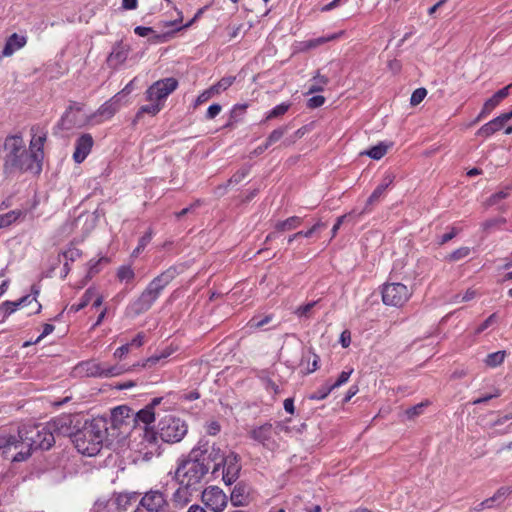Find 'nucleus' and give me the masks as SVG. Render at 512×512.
Segmentation results:
<instances>
[{"instance_id": "nucleus-29", "label": "nucleus", "mask_w": 512, "mask_h": 512, "mask_svg": "<svg viewBox=\"0 0 512 512\" xmlns=\"http://www.w3.org/2000/svg\"><path fill=\"white\" fill-rule=\"evenodd\" d=\"M503 126L500 124V120L498 121L496 118L484 124L478 131L477 135L482 137H489L495 132L502 129Z\"/></svg>"}, {"instance_id": "nucleus-23", "label": "nucleus", "mask_w": 512, "mask_h": 512, "mask_svg": "<svg viewBox=\"0 0 512 512\" xmlns=\"http://www.w3.org/2000/svg\"><path fill=\"white\" fill-rule=\"evenodd\" d=\"M86 365L88 366L87 372L91 376L113 377L123 372L122 368L118 366H111L106 368L96 363H87Z\"/></svg>"}, {"instance_id": "nucleus-45", "label": "nucleus", "mask_w": 512, "mask_h": 512, "mask_svg": "<svg viewBox=\"0 0 512 512\" xmlns=\"http://www.w3.org/2000/svg\"><path fill=\"white\" fill-rule=\"evenodd\" d=\"M470 253V249L468 247H461L450 253L446 259L449 261H458L467 257Z\"/></svg>"}, {"instance_id": "nucleus-63", "label": "nucleus", "mask_w": 512, "mask_h": 512, "mask_svg": "<svg viewBox=\"0 0 512 512\" xmlns=\"http://www.w3.org/2000/svg\"><path fill=\"white\" fill-rule=\"evenodd\" d=\"M458 232L459 231L456 228H452L449 233H445L444 235H442L439 243L444 244L452 240L458 234Z\"/></svg>"}, {"instance_id": "nucleus-42", "label": "nucleus", "mask_w": 512, "mask_h": 512, "mask_svg": "<svg viewBox=\"0 0 512 512\" xmlns=\"http://www.w3.org/2000/svg\"><path fill=\"white\" fill-rule=\"evenodd\" d=\"M152 239V230L149 229L140 239H139V242H138V245L137 247L134 249L133 253H132V256H138L139 253L144 250V248L147 246V244L151 241Z\"/></svg>"}, {"instance_id": "nucleus-35", "label": "nucleus", "mask_w": 512, "mask_h": 512, "mask_svg": "<svg viewBox=\"0 0 512 512\" xmlns=\"http://www.w3.org/2000/svg\"><path fill=\"white\" fill-rule=\"evenodd\" d=\"M23 215L24 212L22 210H13L6 214L0 215V228H4L11 225Z\"/></svg>"}, {"instance_id": "nucleus-36", "label": "nucleus", "mask_w": 512, "mask_h": 512, "mask_svg": "<svg viewBox=\"0 0 512 512\" xmlns=\"http://www.w3.org/2000/svg\"><path fill=\"white\" fill-rule=\"evenodd\" d=\"M506 352L504 350L490 353L485 358L484 362L488 367H497L504 362Z\"/></svg>"}, {"instance_id": "nucleus-25", "label": "nucleus", "mask_w": 512, "mask_h": 512, "mask_svg": "<svg viewBox=\"0 0 512 512\" xmlns=\"http://www.w3.org/2000/svg\"><path fill=\"white\" fill-rule=\"evenodd\" d=\"M248 173V168H242L238 170L225 184L219 185L216 188V194L219 196L224 195L229 186L240 183L248 175Z\"/></svg>"}, {"instance_id": "nucleus-5", "label": "nucleus", "mask_w": 512, "mask_h": 512, "mask_svg": "<svg viewBox=\"0 0 512 512\" xmlns=\"http://www.w3.org/2000/svg\"><path fill=\"white\" fill-rule=\"evenodd\" d=\"M175 267H169L160 275L156 276L140 294V296L131 304V310L135 315H140L148 311L161 295L162 291L177 276Z\"/></svg>"}, {"instance_id": "nucleus-62", "label": "nucleus", "mask_w": 512, "mask_h": 512, "mask_svg": "<svg viewBox=\"0 0 512 512\" xmlns=\"http://www.w3.org/2000/svg\"><path fill=\"white\" fill-rule=\"evenodd\" d=\"M130 350V344L122 345L121 347L117 348L114 352V357L116 358H123Z\"/></svg>"}, {"instance_id": "nucleus-53", "label": "nucleus", "mask_w": 512, "mask_h": 512, "mask_svg": "<svg viewBox=\"0 0 512 512\" xmlns=\"http://www.w3.org/2000/svg\"><path fill=\"white\" fill-rule=\"evenodd\" d=\"M481 229L484 233L488 234L492 230L499 229V226H498V224H496V221L493 217V218H489V219H486L485 221H483L481 223Z\"/></svg>"}, {"instance_id": "nucleus-8", "label": "nucleus", "mask_w": 512, "mask_h": 512, "mask_svg": "<svg viewBox=\"0 0 512 512\" xmlns=\"http://www.w3.org/2000/svg\"><path fill=\"white\" fill-rule=\"evenodd\" d=\"M120 106V93H117L111 99L103 103L95 112L89 114V116H83L81 119L75 118L72 119L71 122L79 126L100 123L101 120L97 119L98 117L110 119L120 109Z\"/></svg>"}, {"instance_id": "nucleus-13", "label": "nucleus", "mask_w": 512, "mask_h": 512, "mask_svg": "<svg viewBox=\"0 0 512 512\" xmlns=\"http://www.w3.org/2000/svg\"><path fill=\"white\" fill-rule=\"evenodd\" d=\"M194 449L202 451L200 453V459L202 462L208 463V466H210L211 462L214 463L213 471L218 470L221 464H226L231 458V456L224 458L220 448L210 445L207 441L203 440L199 441L198 445Z\"/></svg>"}, {"instance_id": "nucleus-59", "label": "nucleus", "mask_w": 512, "mask_h": 512, "mask_svg": "<svg viewBox=\"0 0 512 512\" xmlns=\"http://www.w3.org/2000/svg\"><path fill=\"white\" fill-rule=\"evenodd\" d=\"M511 492H512L511 488H509V487H501L493 495V499H495V501H498V500H501V499H505Z\"/></svg>"}, {"instance_id": "nucleus-34", "label": "nucleus", "mask_w": 512, "mask_h": 512, "mask_svg": "<svg viewBox=\"0 0 512 512\" xmlns=\"http://www.w3.org/2000/svg\"><path fill=\"white\" fill-rule=\"evenodd\" d=\"M290 129V125L287 124V125H283V126H280L276 129H274L267 137L266 139V142L269 146H271L272 144L278 142L279 140H281L284 135L287 134V132L289 131Z\"/></svg>"}, {"instance_id": "nucleus-49", "label": "nucleus", "mask_w": 512, "mask_h": 512, "mask_svg": "<svg viewBox=\"0 0 512 512\" xmlns=\"http://www.w3.org/2000/svg\"><path fill=\"white\" fill-rule=\"evenodd\" d=\"M332 390H334V389L331 388V385H325V386L321 387L320 389H318L317 391H315L313 394H311L309 396V399H311V400L325 399L330 394V392Z\"/></svg>"}, {"instance_id": "nucleus-27", "label": "nucleus", "mask_w": 512, "mask_h": 512, "mask_svg": "<svg viewBox=\"0 0 512 512\" xmlns=\"http://www.w3.org/2000/svg\"><path fill=\"white\" fill-rule=\"evenodd\" d=\"M131 409L127 406H118L112 410L111 420L114 427L121 426L125 419L130 417Z\"/></svg>"}, {"instance_id": "nucleus-22", "label": "nucleus", "mask_w": 512, "mask_h": 512, "mask_svg": "<svg viewBox=\"0 0 512 512\" xmlns=\"http://www.w3.org/2000/svg\"><path fill=\"white\" fill-rule=\"evenodd\" d=\"M47 135L45 132H42L41 134L37 135V133H34L32 136V139L29 144V151L31 152L32 156H37V159H35L38 164H40V167L42 168V162L44 159V144L46 141Z\"/></svg>"}, {"instance_id": "nucleus-31", "label": "nucleus", "mask_w": 512, "mask_h": 512, "mask_svg": "<svg viewBox=\"0 0 512 512\" xmlns=\"http://www.w3.org/2000/svg\"><path fill=\"white\" fill-rule=\"evenodd\" d=\"M173 352H174L173 348L166 347L159 353H156V354L152 355L151 357L147 358L146 361L142 364V366L143 367H151V366L157 364L159 361L168 358Z\"/></svg>"}, {"instance_id": "nucleus-61", "label": "nucleus", "mask_w": 512, "mask_h": 512, "mask_svg": "<svg viewBox=\"0 0 512 512\" xmlns=\"http://www.w3.org/2000/svg\"><path fill=\"white\" fill-rule=\"evenodd\" d=\"M336 37H337V35L334 34V35H331L328 38L321 37V38H317L315 40H311V41L308 42V47H310V48L316 47L317 45L323 44V43H325L327 41L334 40V39H336Z\"/></svg>"}, {"instance_id": "nucleus-21", "label": "nucleus", "mask_w": 512, "mask_h": 512, "mask_svg": "<svg viewBox=\"0 0 512 512\" xmlns=\"http://www.w3.org/2000/svg\"><path fill=\"white\" fill-rule=\"evenodd\" d=\"M194 491L195 490L190 487L180 485L172 496V505L177 509H183L191 502Z\"/></svg>"}, {"instance_id": "nucleus-37", "label": "nucleus", "mask_w": 512, "mask_h": 512, "mask_svg": "<svg viewBox=\"0 0 512 512\" xmlns=\"http://www.w3.org/2000/svg\"><path fill=\"white\" fill-rule=\"evenodd\" d=\"M313 84L309 87L308 94L321 92L325 85L328 84V77L321 75L319 72L313 77Z\"/></svg>"}, {"instance_id": "nucleus-26", "label": "nucleus", "mask_w": 512, "mask_h": 512, "mask_svg": "<svg viewBox=\"0 0 512 512\" xmlns=\"http://www.w3.org/2000/svg\"><path fill=\"white\" fill-rule=\"evenodd\" d=\"M392 182H393L392 177H390V176L386 177L384 179V182L379 184L375 188V190L372 192V194L369 196V198L367 199V202H366V207L360 214H363L365 211H367L368 206L377 202Z\"/></svg>"}, {"instance_id": "nucleus-39", "label": "nucleus", "mask_w": 512, "mask_h": 512, "mask_svg": "<svg viewBox=\"0 0 512 512\" xmlns=\"http://www.w3.org/2000/svg\"><path fill=\"white\" fill-rule=\"evenodd\" d=\"M235 79L234 76L223 77L210 87L211 91L214 92L215 95L219 94L221 91L227 90L234 83Z\"/></svg>"}, {"instance_id": "nucleus-47", "label": "nucleus", "mask_w": 512, "mask_h": 512, "mask_svg": "<svg viewBox=\"0 0 512 512\" xmlns=\"http://www.w3.org/2000/svg\"><path fill=\"white\" fill-rule=\"evenodd\" d=\"M426 95H427V90L425 88H417L416 90H414V92L411 95L410 104L412 106H416V105L420 104L424 100Z\"/></svg>"}, {"instance_id": "nucleus-24", "label": "nucleus", "mask_w": 512, "mask_h": 512, "mask_svg": "<svg viewBox=\"0 0 512 512\" xmlns=\"http://www.w3.org/2000/svg\"><path fill=\"white\" fill-rule=\"evenodd\" d=\"M231 458L226 464L223 470V481L230 485L238 478L240 467L237 465V456L234 454L230 455Z\"/></svg>"}, {"instance_id": "nucleus-57", "label": "nucleus", "mask_w": 512, "mask_h": 512, "mask_svg": "<svg viewBox=\"0 0 512 512\" xmlns=\"http://www.w3.org/2000/svg\"><path fill=\"white\" fill-rule=\"evenodd\" d=\"M221 105L219 104H212L209 106L207 112H206V118L207 119H214L220 112H221Z\"/></svg>"}, {"instance_id": "nucleus-11", "label": "nucleus", "mask_w": 512, "mask_h": 512, "mask_svg": "<svg viewBox=\"0 0 512 512\" xmlns=\"http://www.w3.org/2000/svg\"><path fill=\"white\" fill-rule=\"evenodd\" d=\"M40 294V288L37 285H32L31 294L21 297L17 301H5L0 305V313L3 314V318L8 317L13 312L17 310V308L21 305H25L31 302H35V309L32 311L33 314L40 313L42 306L37 301V297Z\"/></svg>"}, {"instance_id": "nucleus-15", "label": "nucleus", "mask_w": 512, "mask_h": 512, "mask_svg": "<svg viewBox=\"0 0 512 512\" xmlns=\"http://www.w3.org/2000/svg\"><path fill=\"white\" fill-rule=\"evenodd\" d=\"M273 434L274 428L270 423H265L249 431V436L251 439L262 444L268 449H273L276 446V442L273 439Z\"/></svg>"}, {"instance_id": "nucleus-32", "label": "nucleus", "mask_w": 512, "mask_h": 512, "mask_svg": "<svg viewBox=\"0 0 512 512\" xmlns=\"http://www.w3.org/2000/svg\"><path fill=\"white\" fill-rule=\"evenodd\" d=\"M150 103L147 105H143L140 107L139 111L137 112L136 117L140 118L142 114L146 113L151 116L157 115L163 108V103H157L156 101H149Z\"/></svg>"}, {"instance_id": "nucleus-33", "label": "nucleus", "mask_w": 512, "mask_h": 512, "mask_svg": "<svg viewBox=\"0 0 512 512\" xmlns=\"http://www.w3.org/2000/svg\"><path fill=\"white\" fill-rule=\"evenodd\" d=\"M96 295V290L93 288H89L85 291L83 294L81 300L77 304H73L70 308L71 311L78 312L85 308L93 299V297Z\"/></svg>"}, {"instance_id": "nucleus-28", "label": "nucleus", "mask_w": 512, "mask_h": 512, "mask_svg": "<svg viewBox=\"0 0 512 512\" xmlns=\"http://www.w3.org/2000/svg\"><path fill=\"white\" fill-rule=\"evenodd\" d=\"M302 223V218L298 216H292L286 220L279 221L275 225V229L278 232L290 231L299 227Z\"/></svg>"}, {"instance_id": "nucleus-46", "label": "nucleus", "mask_w": 512, "mask_h": 512, "mask_svg": "<svg viewBox=\"0 0 512 512\" xmlns=\"http://www.w3.org/2000/svg\"><path fill=\"white\" fill-rule=\"evenodd\" d=\"M307 132L306 127H301L297 131H295L292 135L287 137L283 141L284 146H290L293 145L297 140L301 139Z\"/></svg>"}, {"instance_id": "nucleus-64", "label": "nucleus", "mask_w": 512, "mask_h": 512, "mask_svg": "<svg viewBox=\"0 0 512 512\" xmlns=\"http://www.w3.org/2000/svg\"><path fill=\"white\" fill-rule=\"evenodd\" d=\"M134 32H135V34H137L138 36L146 37L147 35H149L150 33H152V32H153V29H152V28H150V27L137 26V27L134 29Z\"/></svg>"}, {"instance_id": "nucleus-38", "label": "nucleus", "mask_w": 512, "mask_h": 512, "mask_svg": "<svg viewBox=\"0 0 512 512\" xmlns=\"http://www.w3.org/2000/svg\"><path fill=\"white\" fill-rule=\"evenodd\" d=\"M135 420L148 425L155 420V412L150 407L145 406L136 413Z\"/></svg>"}, {"instance_id": "nucleus-54", "label": "nucleus", "mask_w": 512, "mask_h": 512, "mask_svg": "<svg viewBox=\"0 0 512 512\" xmlns=\"http://www.w3.org/2000/svg\"><path fill=\"white\" fill-rule=\"evenodd\" d=\"M497 320V314L493 313L491 314L481 325L477 327L475 330L476 334L482 333L484 330H486L489 326H491L493 323H495Z\"/></svg>"}, {"instance_id": "nucleus-6", "label": "nucleus", "mask_w": 512, "mask_h": 512, "mask_svg": "<svg viewBox=\"0 0 512 512\" xmlns=\"http://www.w3.org/2000/svg\"><path fill=\"white\" fill-rule=\"evenodd\" d=\"M187 433L186 423L173 415H166L158 424V435L166 443H177Z\"/></svg>"}, {"instance_id": "nucleus-4", "label": "nucleus", "mask_w": 512, "mask_h": 512, "mask_svg": "<svg viewBox=\"0 0 512 512\" xmlns=\"http://www.w3.org/2000/svg\"><path fill=\"white\" fill-rule=\"evenodd\" d=\"M201 452L199 449H192L188 459L183 460L175 472V477L180 485H185L195 491H199L202 488L210 469L208 463L201 461Z\"/></svg>"}, {"instance_id": "nucleus-12", "label": "nucleus", "mask_w": 512, "mask_h": 512, "mask_svg": "<svg viewBox=\"0 0 512 512\" xmlns=\"http://www.w3.org/2000/svg\"><path fill=\"white\" fill-rule=\"evenodd\" d=\"M137 508H144L147 512H168L169 502L163 492L150 490L142 496Z\"/></svg>"}, {"instance_id": "nucleus-41", "label": "nucleus", "mask_w": 512, "mask_h": 512, "mask_svg": "<svg viewBox=\"0 0 512 512\" xmlns=\"http://www.w3.org/2000/svg\"><path fill=\"white\" fill-rule=\"evenodd\" d=\"M510 188L507 187L505 190H501L499 192H496L492 194L485 202V205L487 207L496 205L500 200L505 199L509 195Z\"/></svg>"}, {"instance_id": "nucleus-30", "label": "nucleus", "mask_w": 512, "mask_h": 512, "mask_svg": "<svg viewBox=\"0 0 512 512\" xmlns=\"http://www.w3.org/2000/svg\"><path fill=\"white\" fill-rule=\"evenodd\" d=\"M390 146H391V144L387 145V144L381 142V143L373 146L371 149L361 152V155H367L368 157H370L374 160H379L387 153Z\"/></svg>"}, {"instance_id": "nucleus-16", "label": "nucleus", "mask_w": 512, "mask_h": 512, "mask_svg": "<svg viewBox=\"0 0 512 512\" xmlns=\"http://www.w3.org/2000/svg\"><path fill=\"white\" fill-rule=\"evenodd\" d=\"M84 105L81 103L73 102L69 105L64 115L58 123V127L62 130H69L74 127H80L79 125L73 124L72 119H81L83 116H88L83 112Z\"/></svg>"}, {"instance_id": "nucleus-50", "label": "nucleus", "mask_w": 512, "mask_h": 512, "mask_svg": "<svg viewBox=\"0 0 512 512\" xmlns=\"http://www.w3.org/2000/svg\"><path fill=\"white\" fill-rule=\"evenodd\" d=\"M317 304V301H312V302H309L305 305H302L300 307H298L296 310H295V314L298 316V317H306V318H309L310 317V313H311V310L313 309V307Z\"/></svg>"}, {"instance_id": "nucleus-7", "label": "nucleus", "mask_w": 512, "mask_h": 512, "mask_svg": "<svg viewBox=\"0 0 512 512\" xmlns=\"http://www.w3.org/2000/svg\"><path fill=\"white\" fill-rule=\"evenodd\" d=\"M81 426L82 421L78 414H63L48 422V427L55 439L59 436H68L73 441Z\"/></svg>"}, {"instance_id": "nucleus-56", "label": "nucleus", "mask_w": 512, "mask_h": 512, "mask_svg": "<svg viewBox=\"0 0 512 512\" xmlns=\"http://www.w3.org/2000/svg\"><path fill=\"white\" fill-rule=\"evenodd\" d=\"M214 94V92L211 91V88L203 91L195 100L194 106L197 107L201 105L202 103L208 101Z\"/></svg>"}, {"instance_id": "nucleus-19", "label": "nucleus", "mask_w": 512, "mask_h": 512, "mask_svg": "<svg viewBox=\"0 0 512 512\" xmlns=\"http://www.w3.org/2000/svg\"><path fill=\"white\" fill-rule=\"evenodd\" d=\"M27 43V37L23 35H19L17 33H13L10 35L4 45V48L2 50V56L4 57H10L12 56L16 51L23 48Z\"/></svg>"}, {"instance_id": "nucleus-14", "label": "nucleus", "mask_w": 512, "mask_h": 512, "mask_svg": "<svg viewBox=\"0 0 512 512\" xmlns=\"http://www.w3.org/2000/svg\"><path fill=\"white\" fill-rule=\"evenodd\" d=\"M202 501L206 507L214 512L222 511L227 504L225 493L216 486H211L202 491Z\"/></svg>"}, {"instance_id": "nucleus-10", "label": "nucleus", "mask_w": 512, "mask_h": 512, "mask_svg": "<svg viewBox=\"0 0 512 512\" xmlns=\"http://www.w3.org/2000/svg\"><path fill=\"white\" fill-rule=\"evenodd\" d=\"M178 85V80L174 77L160 79L147 88L146 100L164 104L166 98L178 88Z\"/></svg>"}, {"instance_id": "nucleus-1", "label": "nucleus", "mask_w": 512, "mask_h": 512, "mask_svg": "<svg viewBox=\"0 0 512 512\" xmlns=\"http://www.w3.org/2000/svg\"><path fill=\"white\" fill-rule=\"evenodd\" d=\"M55 444L48 422L37 425H24L17 434H0V451L7 456L12 450L17 451L12 461L21 462L28 459L37 449L48 450Z\"/></svg>"}, {"instance_id": "nucleus-44", "label": "nucleus", "mask_w": 512, "mask_h": 512, "mask_svg": "<svg viewBox=\"0 0 512 512\" xmlns=\"http://www.w3.org/2000/svg\"><path fill=\"white\" fill-rule=\"evenodd\" d=\"M289 107L290 104L287 103H281L277 105L268 113V115L266 116V120H270L284 115L288 111Z\"/></svg>"}, {"instance_id": "nucleus-48", "label": "nucleus", "mask_w": 512, "mask_h": 512, "mask_svg": "<svg viewBox=\"0 0 512 512\" xmlns=\"http://www.w3.org/2000/svg\"><path fill=\"white\" fill-rule=\"evenodd\" d=\"M428 405V402H421L415 406L406 409L405 414L409 419H413L422 414L424 407Z\"/></svg>"}, {"instance_id": "nucleus-40", "label": "nucleus", "mask_w": 512, "mask_h": 512, "mask_svg": "<svg viewBox=\"0 0 512 512\" xmlns=\"http://www.w3.org/2000/svg\"><path fill=\"white\" fill-rule=\"evenodd\" d=\"M117 277L120 281L131 282L135 277V273L130 266H121L117 271Z\"/></svg>"}, {"instance_id": "nucleus-58", "label": "nucleus", "mask_w": 512, "mask_h": 512, "mask_svg": "<svg viewBox=\"0 0 512 512\" xmlns=\"http://www.w3.org/2000/svg\"><path fill=\"white\" fill-rule=\"evenodd\" d=\"M326 227V224L323 223L322 221H318L317 223H315L309 230L307 231H302V236L304 237H311L313 235V233H315L316 231L322 229V228H325Z\"/></svg>"}, {"instance_id": "nucleus-51", "label": "nucleus", "mask_w": 512, "mask_h": 512, "mask_svg": "<svg viewBox=\"0 0 512 512\" xmlns=\"http://www.w3.org/2000/svg\"><path fill=\"white\" fill-rule=\"evenodd\" d=\"M272 320V315H266L264 318L258 320L256 317H253L248 322V327L250 329H259L262 328L264 325L268 324Z\"/></svg>"}, {"instance_id": "nucleus-2", "label": "nucleus", "mask_w": 512, "mask_h": 512, "mask_svg": "<svg viewBox=\"0 0 512 512\" xmlns=\"http://www.w3.org/2000/svg\"><path fill=\"white\" fill-rule=\"evenodd\" d=\"M3 173L10 176L16 173H31L38 175L42 171L40 164L26 149L24 139L21 135H9L3 144Z\"/></svg>"}, {"instance_id": "nucleus-60", "label": "nucleus", "mask_w": 512, "mask_h": 512, "mask_svg": "<svg viewBox=\"0 0 512 512\" xmlns=\"http://www.w3.org/2000/svg\"><path fill=\"white\" fill-rule=\"evenodd\" d=\"M54 328L55 327L52 324H48V323L44 324L42 333L38 336V338L33 343L36 344V343L40 342L45 336L52 333L54 331Z\"/></svg>"}, {"instance_id": "nucleus-9", "label": "nucleus", "mask_w": 512, "mask_h": 512, "mask_svg": "<svg viewBox=\"0 0 512 512\" xmlns=\"http://www.w3.org/2000/svg\"><path fill=\"white\" fill-rule=\"evenodd\" d=\"M411 295L412 291L402 283H386L382 288V300L388 306L401 307Z\"/></svg>"}, {"instance_id": "nucleus-43", "label": "nucleus", "mask_w": 512, "mask_h": 512, "mask_svg": "<svg viewBox=\"0 0 512 512\" xmlns=\"http://www.w3.org/2000/svg\"><path fill=\"white\" fill-rule=\"evenodd\" d=\"M61 255L63 256L64 260L68 262H74L81 257L82 252L78 248L70 246L65 251H63Z\"/></svg>"}, {"instance_id": "nucleus-3", "label": "nucleus", "mask_w": 512, "mask_h": 512, "mask_svg": "<svg viewBox=\"0 0 512 512\" xmlns=\"http://www.w3.org/2000/svg\"><path fill=\"white\" fill-rule=\"evenodd\" d=\"M107 429V422L103 418L85 421L73 440L77 451L87 456L98 454L102 448Z\"/></svg>"}, {"instance_id": "nucleus-55", "label": "nucleus", "mask_w": 512, "mask_h": 512, "mask_svg": "<svg viewBox=\"0 0 512 512\" xmlns=\"http://www.w3.org/2000/svg\"><path fill=\"white\" fill-rule=\"evenodd\" d=\"M325 103V97L321 95L312 96L307 103L309 108H318L321 107Z\"/></svg>"}, {"instance_id": "nucleus-20", "label": "nucleus", "mask_w": 512, "mask_h": 512, "mask_svg": "<svg viewBox=\"0 0 512 512\" xmlns=\"http://www.w3.org/2000/svg\"><path fill=\"white\" fill-rule=\"evenodd\" d=\"M512 87V84L505 86L504 88L498 90L491 98H489L482 108L481 113L477 117L476 121H478L485 114L490 113L503 99H505L509 95V89Z\"/></svg>"}, {"instance_id": "nucleus-17", "label": "nucleus", "mask_w": 512, "mask_h": 512, "mask_svg": "<svg viewBox=\"0 0 512 512\" xmlns=\"http://www.w3.org/2000/svg\"><path fill=\"white\" fill-rule=\"evenodd\" d=\"M93 145L94 140L91 134L84 133L80 135L75 142L73 160L76 163H82L91 152Z\"/></svg>"}, {"instance_id": "nucleus-52", "label": "nucleus", "mask_w": 512, "mask_h": 512, "mask_svg": "<svg viewBox=\"0 0 512 512\" xmlns=\"http://www.w3.org/2000/svg\"><path fill=\"white\" fill-rule=\"evenodd\" d=\"M352 372H353V369H351L349 371H342L340 373L338 379L333 384H331V388L336 389V388L342 386L343 384L347 383Z\"/></svg>"}, {"instance_id": "nucleus-18", "label": "nucleus", "mask_w": 512, "mask_h": 512, "mask_svg": "<svg viewBox=\"0 0 512 512\" xmlns=\"http://www.w3.org/2000/svg\"><path fill=\"white\" fill-rule=\"evenodd\" d=\"M129 54V47L123 45L121 42L116 43L112 49V52L107 57V64L109 67L116 69L123 64Z\"/></svg>"}]
</instances>
